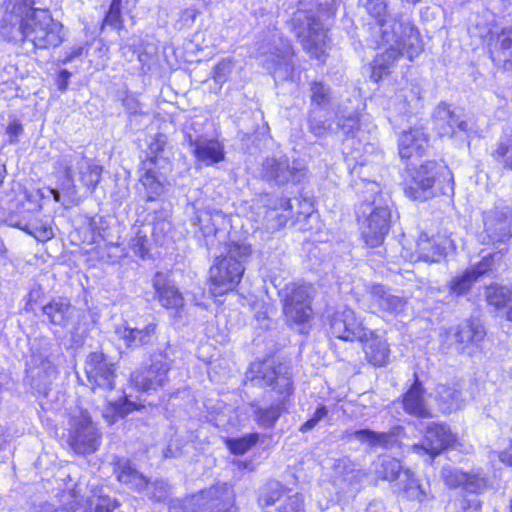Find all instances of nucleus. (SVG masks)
Here are the masks:
<instances>
[{
	"label": "nucleus",
	"mask_w": 512,
	"mask_h": 512,
	"mask_svg": "<svg viewBox=\"0 0 512 512\" xmlns=\"http://www.w3.org/2000/svg\"><path fill=\"white\" fill-rule=\"evenodd\" d=\"M36 0H6L0 35L6 40L29 41L37 49L58 47L63 42L62 24L46 9L34 8Z\"/></svg>",
	"instance_id": "nucleus-1"
},
{
	"label": "nucleus",
	"mask_w": 512,
	"mask_h": 512,
	"mask_svg": "<svg viewBox=\"0 0 512 512\" xmlns=\"http://www.w3.org/2000/svg\"><path fill=\"white\" fill-rule=\"evenodd\" d=\"M369 14L377 20L381 42L386 50L374 60L372 77L377 81L396 59L406 56L410 61L422 51V41L418 31L410 21H403L389 11V0H368Z\"/></svg>",
	"instance_id": "nucleus-2"
},
{
	"label": "nucleus",
	"mask_w": 512,
	"mask_h": 512,
	"mask_svg": "<svg viewBox=\"0 0 512 512\" xmlns=\"http://www.w3.org/2000/svg\"><path fill=\"white\" fill-rule=\"evenodd\" d=\"M79 180L91 193L101 180L102 167L93 163L82 152L69 151L58 157L54 162V175L64 196L69 203H75L77 189L74 181L75 171Z\"/></svg>",
	"instance_id": "nucleus-3"
},
{
	"label": "nucleus",
	"mask_w": 512,
	"mask_h": 512,
	"mask_svg": "<svg viewBox=\"0 0 512 512\" xmlns=\"http://www.w3.org/2000/svg\"><path fill=\"white\" fill-rule=\"evenodd\" d=\"M257 58L262 67L267 70L275 81L291 78L294 71V50L290 41L278 33H273L266 42L259 44Z\"/></svg>",
	"instance_id": "nucleus-4"
},
{
	"label": "nucleus",
	"mask_w": 512,
	"mask_h": 512,
	"mask_svg": "<svg viewBox=\"0 0 512 512\" xmlns=\"http://www.w3.org/2000/svg\"><path fill=\"white\" fill-rule=\"evenodd\" d=\"M50 343L46 339L35 340L26 363L27 381L39 394L48 395V388L56 378L57 371L50 360Z\"/></svg>",
	"instance_id": "nucleus-5"
},
{
	"label": "nucleus",
	"mask_w": 512,
	"mask_h": 512,
	"mask_svg": "<svg viewBox=\"0 0 512 512\" xmlns=\"http://www.w3.org/2000/svg\"><path fill=\"white\" fill-rule=\"evenodd\" d=\"M360 211L366 218L362 224V237L370 247L380 246L390 229L391 210L383 202L381 196H376L371 203L364 202Z\"/></svg>",
	"instance_id": "nucleus-6"
},
{
	"label": "nucleus",
	"mask_w": 512,
	"mask_h": 512,
	"mask_svg": "<svg viewBox=\"0 0 512 512\" xmlns=\"http://www.w3.org/2000/svg\"><path fill=\"white\" fill-rule=\"evenodd\" d=\"M485 330L477 319H467L441 334V349L447 353H470L485 337Z\"/></svg>",
	"instance_id": "nucleus-7"
},
{
	"label": "nucleus",
	"mask_w": 512,
	"mask_h": 512,
	"mask_svg": "<svg viewBox=\"0 0 512 512\" xmlns=\"http://www.w3.org/2000/svg\"><path fill=\"white\" fill-rule=\"evenodd\" d=\"M101 435L87 411L79 410L69 420V444L78 454H91L100 445Z\"/></svg>",
	"instance_id": "nucleus-8"
},
{
	"label": "nucleus",
	"mask_w": 512,
	"mask_h": 512,
	"mask_svg": "<svg viewBox=\"0 0 512 512\" xmlns=\"http://www.w3.org/2000/svg\"><path fill=\"white\" fill-rule=\"evenodd\" d=\"M260 174L267 183L284 186L299 183L305 176V167L299 160H290L285 155L272 156L264 159Z\"/></svg>",
	"instance_id": "nucleus-9"
},
{
	"label": "nucleus",
	"mask_w": 512,
	"mask_h": 512,
	"mask_svg": "<svg viewBox=\"0 0 512 512\" xmlns=\"http://www.w3.org/2000/svg\"><path fill=\"white\" fill-rule=\"evenodd\" d=\"M312 287L304 283H292L283 290V310L288 321L305 323L311 317Z\"/></svg>",
	"instance_id": "nucleus-10"
},
{
	"label": "nucleus",
	"mask_w": 512,
	"mask_h": 512,
	"mask_svg": "<svg viewBox=\"0 0 512 512\" xmlns=\"http://www.w3.org/2000/svg\"><path fill=\"white\" fill-rule=\"evenodd\" d=\"M224 488L220 485L192 495L185 501L173 499L169 503V512H224L223 500Z\"/></svg>",
	"instance_id": "nucleus-11"
},
{
	"label": "nucleus",
	"mask_w": 512,
	"mask_h": 512,
	"mask_svg": "<svg viewBox=\"0 0 512 512\" xmlns=\"http://www.w3.org/2000/svg\"><path fill=\"white\" fill-rule=\"evenodd\" d=\"M88 383L94 392H106L115 387V364L103 352H92L85 362Z\"/></svg>",
	"instance_id": "nucleus-12"
},
{
	"label": "nucleus",
	"mask_w": 512,
	"mask_h": 512,
	"mask_svg": "<svg viewBox=\"0 0 512 512\" xmlns=\"http://www.w3.org/2000/svg\"><path fill=\"white\" fill-rule=\"evenodd\" d=\"M330 333L344 341L364 342L371 330L366 328L361 318L349 308L335 312L330 318Z\"/></svg>",
	"instance_id": "nucleus-13"
},
{
	"label": "nucleus",
	"mask_w": 512,
	"mask_h": 512,
	"mask_svg": "<svg viewBox=\"0 0 512 512\" xmlns=\"http://www.w3.org/2000/svg\"><path fill=\"white\" fill-rule=\"evenodd\" d=\"M506 206L496 205L484 213V230L479 234V241L486 245L504 244L511 237V225Z\"/></svg>",
	"instance_id": "nucleus-14"
},
{
	"label": "nucleus",
	"mask_w": 512,
	"mask_h": 512,
	"mask_svg": "<svg viewBox=\"0 0 512 512\" xmlns=\"http://www.w3.org/2000/svg\"><path fill=\"white\" fill-rule=\"evenodd\" d=\"M156 331L157 323L153 320L143 323L142 326L138 322L132 326L128 321H123L114 328L116 339L128 349L151 344L156 336Z\"/></svg>",
	"instance_id": "nucleus-15"
},
{
	"label": "nucleus",
	"mask_w": 512,
	"mask_h": 512,
	"mask_svg": "<svg viewBox=\"0 0 512 512\" xmlns=\"http://www.w3.org/2000/svg\"><path fill=\"white\" fill-rule=\"evenodd\" d=\"M455 440V435L447 425L431 422L426 427V432L421 443L414 444L412 450L417 454H427L431 458H434L444 449L452 445Z\"/></svg>",
	"instance_id": "nucleus-16"
},
{
	"label": "nucleus",
	"mask_w": 512,
	"mask_h": 512,
	"mask_svg": "<svg viewBox=\"0 0 512 512\" xmlns=\"http://www.w3.org/2000/svg\"><path fill=\"white\" fill-rule=\"evenodd\" d=\"M283 369L282 366L276 368L269 361L254 363L251 372L255 375L251 377V381L254 385L272 387L284 399L292 392V381L283 373Z\"/></svg>",
	"instance_id": "nucleus-17"
},
{
	"label": "nucleus",
	"mask_w": 512,
	"mask_h": 512,
	"mask_svg": "<svg viewBox=\"0 0 512 512\" xmlns=\"http://www.w3.org/2000/svg\"><path fill=\"white\" fill-rule=\"evenodd\" d=\"M303 30L297 33L301 45L312 58L320 59L326 54L328 38L322 23L312 15H305Z\"/></svg>",
	"instance_id": "nucleus-18"
},
{
	"label": "nucleus",
	"mask_w": 512,
	"mask_h": 512,
	"mask_svg": "<svg viewBox=\"0 0 512 512\" xmlns=\"http://www.w3.org/2000/svg\"><path fill=\"white\" fill-rule=\"evenodd\" d=\"M437 165L429 161L414 169L411 181L405 188L406 194L414 200H426L433 195Z\"/></svg>",
	"instance_id": "nucleus-19"
},
{
	"label": "nucleus",
	"mask_w": 512,
	"mask_h": 512,
	"mask_svg": "<svg viewBox=\"0 0 512 512\" xmlns=\"http://www.w3.org/2000/svg\"><path fill=\"white\" fill-rule=\"evenodd\" d=\"M334 482L346 493H355L360 490L367 478V473L357 468L348 457L338 459L334 464Z\"/></svg>",
	"instance_id": "nucleus-20"
},
{
	"label": "nucleus",
	"mask_w": 512,
	"mask_h": 512,
	"mask_svg": "<svg viewBox=\"0 0 512 512\" xmlns=\"http://www.w3.org/2000/svg\"><path fill=\"white\" fill-rule=\"evenodd\" d=\"M251 253V246L245 243H232L226 253V294L233 291L240 282L244 266L243 260Z\"/></svg>",
	"instance_id": "nucleus-21"
},
{
	"label": "nucleus",
	"mask_w": 512,
	"mask_h": 512,
	"mask_svg": "<svg viewBox=\"0 0 512 512\" xmlns=\"http://www.w3.org/2000/svg\"><path fill=\"white\" fill-rule=\"evenodd\" d=\"M495 257L499 258L498 254H488L483 256L482 261L476 266L467 269L460 276L452 279L450 282L451 293L461 296L471 289L473 283L482 275L492 270Z\"/></svg>",
	"instance_id": "nucleus-22"
},
{
	"label": "nucleus",
	"mask_w": 512,
	"mask_h": 512,
	"mask_svg": "<svg viewBox=\"0 0 512 512\" xmlns=\"http://www.w3.org/2000/svg\"><path fill=\"white\" fill-rule=\"evenodd\" d=\"M428 135L421 127L401 132L398 138L399 155L402 159L421 157L428 147Z\"/></svg>",
	"instance_id": "nucleus-23"
},
{
	"label": "nucleus",
	"mask_w": 512,
	"mask_h": 512,
	"mask_svg": "<svg viewBox=\"0 0 512 512\" xmlns=\"http://www.w3.org/2000/svg\"><path fill=\"white\" fill-rule=\"evenodd\" d=\"M167 366L164 362H154L149 368L137 370L131 375V382L138 390L148 392L162 387L167 378Z\"/></svg>",
	"instance_id": "nucleus-24"
},
{
	"label": "nucleus",
	"mask_w": 512,
	"mask_h": 512,
	"mask_svg": "<svg viewBox=\"0 0 512 512\" xmlns=\"http://www.w3.org/2000/svg\"><path fill=\"white\" fill-rule=\"evenodd\" d=\"M369 297L372 308L391 314L402 313L407 305L406 298L394 294L391 289L382 285L372 286Z\"/></svg>",
	"instance_id": "nucleus-25"
},
{
	"label": "nucleus",
	"mask_w": 512,
	"mask_h": 512,
	"mask_svg": "<svg viewBox=\"0 0 512 512\" xmlns=\"http://www.w3.org/2000/svg\"><path fill=\"white\" fill-rule=\"evenodd\" d=\"M114 474L121 484L134 492L143 493L148 487V479L127 459L118 458L114 462Z\"/></svg>",
	"instance_id": "nucleus-26"
},
{
	"label": "nucleus",
	"mask_w": 512,
	"mask_h": 512,
	"mask_svg": "<svg viewBox=\"0 0 512 512\" xmlns=\"http://www.w3.org/2000/svg\"><path fill=\"white\" fill-rule=\"evenodd\" d=\"M449 240L437 235L429 237L421 233L416 242L417 259L425 262H439L446 253Z\"/></svg>",
	"instance_id": "nucleus-27"
},
{
	"label": "nucleus",
	"mask_w": 512,
	"mask_h": 512,
	"mask_svg": "<svg viewBox=\"0 0 512 512\" xmlns=\"http://www.w3.org/2000/svg\"><path fill=\"white\" fill-rule=\"evenodd\" d=\"M435 398L443 413H451L461 408L465 401L463 383L454 381L447 384H439L435 389Z\"/></svg>",
	"instance_id": "nucleus-28"
},
{
	"label": "nucleus",
	"mask_w": 512,
	"mask_h": 512,
	"mask_svg": "<svg viewBox=\"0 0 512 512\" xmlns=\"http://www.w3.org/2000/svg\"><path fill=\"white\" fill-rule=\"evenodd\" d=\"M189 146L196 159L206 165L219 162L224 157L223 146L218 140L189 136Z\"/></svg>",
	"instance_id": "nucleus-29"
},
{
	"label": "nucleus",
	"mask_w": 512,
	"mask_h": 512,
	"mask_svg": "<svg viewBox=\"0 0 512 512\" xmlns=\"http://www.w3.org/2000/svg\"><path fill=\"white\" fill-rule=\"evenodd\" d=\"M153 287L159 303L168 309H177L183 306V297L178 288L172 284L162 272L153 277Z\"/></svg>",
	"instance_id": "nucleus-30"
},
{
	"label": "nucleus",
	"mask_w": 512,
	"mask_h": 512,
	"mask_svg": "<svg viewBox=\"0 0 512 512\" xmlns=\"http://www.w3.org/2000/svg\"><path fill=\"white\" fill-rule=\"evenodd\" d=\"M490 56L497 64L507 63L512 58V23L499 27L488 43Z\"/></svg>",
	"instance_id": "nucleus-31"
},
{
	"label": "nucleus",
	"mask_w": 512,
	"mask_h": 512,
	"mask_svg": "<svg viewBox=\"0 0 512 512\" xmlns=\"http://www.w3.org/2000/svg\"><path fill=\"white\" fill-rule=\"evenodd\" d=\"M152 160H143L140 167V182L146 191V200L154 201L163 191L160 170Z\"/></svg>",
	"instance_id": "nucleus-32"
},
{
	"label": "nucleus",
	"mask_w": 512,
	"mask_h": 512,
	"mask_svg": "<svg viewBox=\"0 0 512 512\" xmlns=\"http://www.w3.org/2000/svg\"><path fill=\"white\" fill-rule=\"evenodd\" d=\"M10 225L17 227L40 242H45L53 238L54 233L51 225L48 221H43L35 216L22 217L21 219H15L10 217Z\"/></svg>",
	"instance_id": "nucleus-33"
},
{
	"label": "nucleus",
	"mask_w": 512,
	"mask_h": 512,
	"mask_svg": "<svg viewBox=\"0 0 512 512\" xmlns=\"http://www.w3.org/2000/svg\"><path fill=\"white\" fill-rule=\"evenodd\" d=\"M364 352L367 361L376 367L388 364L390 349L385 339L377 336L373 331L364 340Z\"/></svg>",
	"instance_id": "nucleus-34"
},
{
	"label": "nucleus",
	"mask_w": 512,
	"mask_h": 512,
	"mask_svg": "<svg viewBox=\"0 0 512 512\" xmlns=\"http://www.w3.org/2000/svg\"><path fill=\"white\" fill-rule=\"evenodd\" d=\"M421 107V93L418 87L399 92L393 101V111L402 117L416 114Z\"/></svg>",
	"instance_id": "nucleus-35"
},
{
	"label": "nucleus",
	"mask_w": 512,
	"mask_h": 512,
	"mask_svg": "<svg viewBox=\"0 0 512 512\" xmlns=\"http://www.w3.org/2000/svg\"><path fill=\"white\" fill-rule=\"evenodd\" d=\"M404 410L418 418H431L432 413L426 406L423 398V390L419 383H414L403 398Z\"/></svg>",
	"instance_id": "nucleus-36"
},
{
	"label": "nucleus",
	"mask_w": 512,
	"mask_h": 512,
	"mask_svg": "<svg viewBox=\"0 0 512 512\" xmlns=\"http://www.w3.org/2000/svg\"><path fill=\"white\" fill-rule=\"evenodd\" d=\"M458 121V116L450 106L441 103L439 104L433 113L434 129L441 137H453L455 136V124Z\"/></svg>",
	"instance_id": "nucleus-37"
},
{
	"label": "nucleus",
	"mask_w": 512,
	"mask_h": 512,
	"mask_svg": "<svg viewBox=\"0 0 512 512\" xmlns=\"http://www.w3.org/2000/svg\"><path fill=\"white\" fill-rule=\"evenodd\" d=\"M490 156L503 169L512 172V130H503L494 144Z\"/></svg>",
	"instance_id": "nucleus-38"
},
{
	"label": "nucleus",
	"mask_w": 512,
	"mask_h": 512,
	"mask_svg": "<svg viewBox=\"0 0 512 512\" xmlns=\"http://www.w3.org/2000/svg\"><path fill=\"white\" fill-rule=\"evenodd\" d=\"M353 436L356 440L368 444L371 448L389 449L397 443L395 435L391 432H375L370 429H361L356 430Z\"/></svg>",
	"instance_id": "nucleus-39"
},
{
	"label": "nucleus",
	"mask_w": 512,
	"mask_h": 512,
	"mask_svg": "<svg viewBox=\"0 0 512 512\" xmlns=\"http://www.w3.org/2000/svg\"><path fill=\"white\" fill-rule=\"evenodd\" d=\"M73 307L65 298L53 299L43 307V313L54 325L65 326L71 316Z\"/></svg>",
	"instance_id": "nucleus-40"
},
{
	"label": "nucleus",
	"mask_w": 512,
	"mask_h": 512,
	"mask_svg": "<svg viewBox=\"0 0 512 512\" xmlns=\"http://www.w3.org/2000/svg\"><path fill=\"white\" fill-rule=\"evenodd\" d=\"M373 468L378 478L390 482L399 481L405 470L397 459L390 457H378L373 462Z\"/></svg>",
	"instance_id": "nucleus-41"
},
{
	"label": "nucleus",
	"mask_w": 512,
	"mask_h": 512,
	"mask_svg": "<svg viewBox=\"0 0 512 512\" xmlns=\"http://www.w3.org/2000/svg\"><path fill=\"white\" fill-rule=\"evenodd\" d=\"M397 487L403 497L407 499L421 501L427 496V492L409 469H405L404 472H402L401 478L397 481Z\"/></svg>",
	"instance_id": "nucleus-42"
},
{
	"label": "nucleus",
	"mask_w": 512,
	"mask_h": 512,
	"mask_svg": "<svg viewBox=\"0 0 512 512\" xmlns=\"http://www.w3.org/2000/svg\"><path fill=\"white\" fill-rule=\"evenodd\" d=\"M223 262L224 258L221 255L216 257L214 264L210 267L207 283L209 294L218 302H221L218 298L224 295Z\"/></svg>",
	"instance_id": "nucleus-43"
},
{
	"label": "nucleus",
	"mask_w": 512,
	"mask_h": 512,
	"mask_svg": "<svg viewBox=\"0 0 512 512\" xmlns=\"http://www.w3.org/2000/svg\"><path fill=\"white\" fill-rule=\"evenodd\" d=\"M92 499L87 501L88 507L83 512H114L120 506V502L103 493L102 488L92 490Z\"/></svg>",
	"instance_id": "nucleus-44"
},
{
	"label": "nucleus",
	"mask_w": 512,
	"mask_h": 512,
	"mask_svg": "<svg viewBox=\"0 0 512 512\" xmlns=\"http://www.w3.org/2000/svg\"><path fill=\"white\" fill-rule=\"evenodd\" d=\"M283 412V400L272 404L269 407H257L254 410V417L257 424L262 428H273Z\"/></svg>",
	"instance_id": "nucleus-45"
},
{
	"label": "nucleus",
	"mask_w": 512,
	"mask_h": 512,
	"mask_svg": "<svg viewBox=\"0 0 512 512\" xmlns=\"http://www.w3.org/2000/svg\"><path fill=\"white\" fill-rule=\"evenodd\" d=\"M142 404L130 401L127 397L120 402H110L103 416L109 424H114L118 418H123L131 411L139 409Z\"/></svg>",
	"instance_id": "nucleus-46"
},
{
	"label": "nucleus",
	"mask_w": 512,
	"mask_h": 512,
	"mask_svg": "<svg viewBox=\"0 0 512 512\" xmlns=\"http://www.w3.org/2000/svg\"><path fill=\"white\" fill-rule=\"evenodd\" d=\"M166 137L162 134L156 135L148 146L147 158L145 160H152L155 166L159 168H167L168 157L165 156Z\"/></svg>",
	"instance_id": "nucleus-47"
},
{
	"label": "nucleus",
	"mask_w": 512,
	"mask_h": 512,
	"mask_svg": "<svg viewBox=\"0 0 512 512\" xmlns=\"http://www.w3.org/2000/svg\"><path fill=\"white\" fill-rule=\"evenodd\" d=\"M259 438L258 433H251L238 438L226 439V446L232 454L243 455L257 444Z\"/></svg>",
	"instance_id": "nucleus-48"
},
{
	"label": "nucleus",
	"mask_w": 512,
	"mask_h": 512,
	"mask_svg": "<svg viewBox=\"0 0 512 512\" xmlns=\"http://www.w3.org/2000/svg\"><path fill=\"white\" fill-rule=\"evenodd\" d=\"M499 27L492 25L485 16H477L474 24L469 28V32L474 37L491 42V36H495Z\"/></svg>",
	"instance_id": "nucleus-49"
},
{
	"label": "nucleus",
	"mask_w": 512,
	"mask_h": 512,
	"mask_svg": "<svg viewBox=\"0 0 512 512\" xmlns=\"http://www.w3.org/2000/svg\"><path fill=\"white\" fill-rule=\"evenodd\" d=\"M511 294V288L505 286H490L486 291V299L490 305L497 308H505Z\"/></svg>",
	"instance_id": "nucleus-50"
},
{
	"label": "nucleus",
	"mask_w": 512,
	"mask_h": 512,
	"mask_svg": "<svg viewBox=\"0 0 512 512\" xmlns=\"http://www.w3.org/2000/svg\"><path fill=\"white\" fill-rule=\"evenodd\" d=\"M310 98L313 104L323 107L329 104L331 99L330 87L321 81H313L310 84Z\"/></svg>",
	"instance_id": "nucleus-51"
},
{
	"label": "nucleus",
	"mask_w": 512,
	"mask_h": 512,
	"mask_svg": "<svg viewBox=\"0 0 512 512\" xmlns=\"http://www.w3.org/2000/svg\"><path fill=\"white\" fill-rule=\"evenodd\" d=\"M442 477L446 483V485L450 488H457L461 485H464L469 480V475L458 470L452 468H443L442 469Z\"/></svg>",
	"instance_id": "nucleus-52"
},
{
	"label": "nucleus",
	"mask_w": 512,
	"mask_h": 512,
	"mask_svg": "<svg viewBox=\"0 0 512 512\" xmlns=\"http://www.w3.org/2000/svg\"><path fill=\"white\" fill-rule=\"evenodd\" d=\"M63 498H66L67 501H63L61 511L77 512L80 507L83 506V498L80 496L79 485H76L75 488L65 492L63 494Z\"/></svg>",
	"instance_id": "nucleus-53"
},
{
	"label": "nucleus",
	"mask_w": 512,
	"mask_h": 512,
	"mask_svg": "<svg viewBox=\"0 0 512 512\" xmlns=\"http://www.w3.org/2000/svg\"><path fill=\"white\" fill-rule=\"evenodd\" d=\"M142 494H145L152 500L163 501L168 495V485L162 480L154 482L148 480V487L145 488Z\"/></svg>",
	"instance_id": "nucleus-54"
},
{
	"label": "nucleus",
	"mask_w": 512,
	"mask_h": 512,
	"mask_svg": "<svg viewBox=\"0 0 512 512\" xmlns=\"http://www.w3.org/2000/svg\"><path fill=\"white\" fill-rule=\"evenodd\" d=\"M303 497L296 493L286 497L285 500L276 509L277 512H305L303 507Z\"/></svg>",
	"instance_id": "nucleus-55"
},
{
	"label": "nucleus",
	"mask_w": 512,
	"mask_h": 512,
	"mask_svg": "<svg viewBox=\"0 0 512 512\" xmlns=\"http://www.w3.org/2000/svg\"><path fill=\"white\" fill-rule=\"evenodd\" d=\"M148 242L147 236L138 232L131 240V248L136 255L145 259L149 252Z\"/></svg>",
	"instance_id": "nucleus-56"
},
{
	"label": "nucleus",
	"mask_w": 512,
	"mask_h": 512,
	"mask_svg": "<svg viewBox=\"0 0 512 512\" xmlns=\"http://www.w3.org/2000/svg\"><path fill=\"white\" fill-rule=\"evenodd\" d=\"M327 414V407L325 405H320L319 407H317L316 411L314 412V415L306 422H304L299 430L302 433H306L312 430L322 419H324L327 416Z\"/></svg>",
	"instance_id": "nucleus-57"
},
{
	"label": "nucleus",
	"mask_w": 512,
	"mask_h": 512,
	"mask_svg": "<svg viewBox=\"0 0 512 512\" xmlns=\"http://www.w3.org/2000/svg\"><path fill=\"white\" fill-rule=\"evenodd\" d=\"M187 446L183 444L182 440L178 437L171 439L167 447L163 450L165 458H176L183 454V449Z\"/></svg>",
	"instance_id": "nucleus-58"
},
{
	"label": "nucleus",
	"mask_w": 512,
	"mask_h": 512,
	"mask_svg": "<svg viewBox=\"0 0 512 512\" xmlns=\"http://www.w3.org/2000/svg\"><path fill=\"white\" fill-rule=\"evenodd\" d=\"M104 25H108L114 29L122 27L121 7H109V10L104 18Z\"/></svg>",
	"instance_id": "nucleus-59"
},
{
	"label": "nucleus",
	"mask_w": 512,
	"mask_h": 512,
	"mask_svg": "<svg viewBox=\"0 0 512 512\" xmlns=\"http://www.w3.org/2000/svg\"><path fill=\"white\" fill-rule=\"evenodd\" d=\"M267 220H275V223L268 224V228L279 229L286 223L287 217L279 214L276 210H271L267 214Z\"/></svg>",
	"instance_id": "nucleus-60"
},
{
	"label": "nucleus",
	"mask_w": 512,
	"mask_h": 512,
	"mask_svg": "<svg viewBox=\"0 0 512 512\" xmlns=\"http://www.w3.org/2000/svg\"><path fill=\"white\" fill-rule=\"evenodd\" d=\"M85 47L82 45L74 46L70 51L65 52L64 58L61 60L63 64L72 62L84 54Z\"/></svg>",
	"instance_id": "nucleus-61"
},
{
	"label": "nucleus",
	"mask_w": 512,
	"mask_h": 512,
	"mask_svg": "<svg viewBox=\"0 0 512 512\" xmlns=\"http://www.w3.org/2000/svg\"><path fill=\"white\" fill-rule=\"evenodd\" d=\"M463 512H481V503L477 498L461 501Z\"/></svg>",
	"instance_id": "nucleus-62"
},
{
	"label": "nucleus",
	"mask_w": 512,
	"mask_h": 512,
	"mask_svg": "<svg viewBox=\"0 0 512 512\" xmlns=\"http://www.w3.org/2000/svg\"><path fill=\"white\" fill-rule=\"evenodd\" d=\"M23 128L22 125L16 121L10 123L7 127V134L9 135L10 143H13L16 141L17 137L22 133Z\"/></svg>",
	"instance_id": "nucleus-63"
},
{
	"label": "nucleus",
	"mask_w": 512,
	"mask_h": 512,
	"mask_svg": "<svg viewBox=\"0 0 512 512\" xmlns=\"http://www.w3.org/2000/svg\"><path fill=\"white\" fill-rule=\"evenodd\" d=\"M70 77L71 73L66 69H63L59 72L57 85L60 91H65L67 89Z\"/></svg>",
	"instance_id": "nucleus-64"
}]
</instances>
